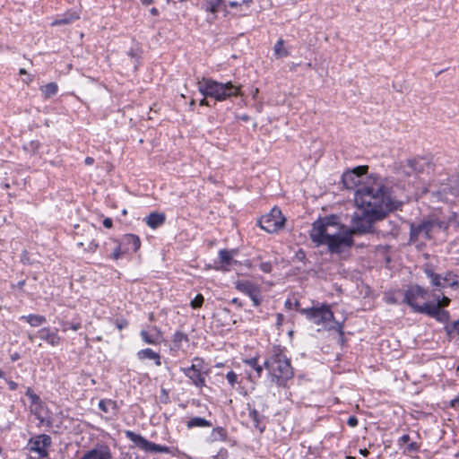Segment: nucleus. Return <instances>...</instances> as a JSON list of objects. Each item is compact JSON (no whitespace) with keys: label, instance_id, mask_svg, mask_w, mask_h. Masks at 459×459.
Wrapping results in <instances>:
<instances>
[{"label":"nucleus","instance_id":"obj_1","mask_svg":"<svg viewBox=\"0 0 459 459\" xmlns=\"http://www.w3.org/2000/svg\"><path fill=\"white\" fill-rule=\"evenodd\" d=\"M354 202L360 211L351 219L353 234L377 233L374 224L383 221L390 213L402 211L403 202L393 195L391 187L385 185L364 186L354 193Z\"/></svg>","mask_w":459,"mask_h":459},{"label":"nucleus","instance_id":"obj_2","mask_svg":"<svg viewBox=\"0 0 459 459\" xmlns=\"http://www.w3.org/2000/svg\"><path fill=\"white\" fill-rule=\"evenodd\" d=\"M309 237L316 247L327 246L332 254H342L354 245L352 230L342 224L336 215L320 217L315 221Z\"/></svg>","mask_w":459,"mask_h":459},{"label":"nucleus","instance_id":"obj_3","mask_svg":"<svg viewBox=\"0 0 459 459\" xmlns=\"http://www.w3.org/2000/svg\"><path fill=\"white\" fill-rule=\"evenodd\" d=\"M264 367L268 380L278 387L285 388L288 382L294 377V368L290 359L280 346H273L264 359Z\"/></svg>","mask_w":459,"mask_h":459},{"label":"nucleus","instance_id":"obj_4","mask_svg":"<svg viewBox=\"0 0 459 459\" xmlns=\"http://www.w3.org/2000/svg\"><path fill=\"white\" fill-rule=\"evenodd\" d=\"M199 92L204 98L199 101L200 106L210 107L207 98H212L216 101H224L231 97L241 96V85H236L231 81L221 82L212 78L204 77L197 82Z\"/></svg>","mask_w":459,"mask_h":459},{"label":"nucleus","instance_id":"obj_5","mask_svg":"<svg viewBox=\"0 0 459 459\" xmlns=\"http://www.w3.org/2000/svg\"><path fill=\"white\" fill-rule=\"evenodd\" d=\"M300 314L309 322L325 327L327 326L328 323L334 320V314L331 306L327 303L316 302V305L300 310Z\"/></svg>","mask_w":459,"mask_h":459},{"label":"nucleus","instance_id":"obj_6","mask_svg":"<svg viewBox=\"0 0 459 459\" xmlns=\"http://www.w3.org/2000/svg\"><path fill=\"white\" fill-rule=\"evenodd\" d=\"M423 272L429 279L430 284L437 289L450 287L454 290L459 288L458 275L452 271H447L444 275L436 273L431 264H426Z\"/></svg>","mask_w":459,"mask_h":459},{"label":"nucleus","instance_id":"obj_7","mask_svg":"<svg viewBox=\"0 0 459 459\" xmlns=\"http://www.w3.org/2000/svg\"><path fill=\"white\" fill-rule=\"evenodd\" d=\"M368 166H357L351 170H348L342 174V181L345 188L354 189L355 192L364 186L384 185L383 183H377L376 180L373 183L362 184L363 178L367 175Z\"/></svg>","mask_w":459,"mask_h":459},{"label":"nucleus","instance_id":"obj_8","mask_svg":"<svg viewBox=\"0 0 459 459\" xmlns=\"http://www.w3.org/2000/svg\"><path fill=\"white\" fill-rule=\"evenodd\" d=\"M444 226L443 221L437 220H424L419 223H410V241L416 242L420 237H423L425 239L431 238V233L435 228L441 229Z\"/></svg>","mask_w":459,"mask_h":459},{"label":"nucleus","instance_id":"obj_9","mask_svg":"<svg viewBox=\"0 0 459 459\" xmlns=\"http://www.w3.org/2000/svg\"><path fill=\"white\" fill-rule=\"evenodd\" d=\"M285 221L281 209L273 207L269 213L260 218L257 224L264 231L274 233L284 226Z\"/></svg>","mask_w":459,"mask_h":459},{"label":"nucleus","instance_id":"obj_10","mask_svg":"<svg viewBox=\"0 0 459 459\" xmlns=\"http://www.w3.org/2000/svg\"><path fill=\"white\" fill-rule=\"evenodd\" d=\"M126 437L131 440L138 448L147 453H169V447L155 444L147 440L140 434H136L132 430L125 431Z\"/></svg>","mask_w":459,"mask_h":459},{"label":"nucleus","instance_id":"obj_11","mask_svg":"<svg viewBox=\"0 0 459 459\" xmlns=\"http://www.w3.org/2000/svg\"><path fill=\"white\" fill-rule=\"evenodd\" d=\"M429 297V290L418 284L409 287L403 295V302L407 304L415 313L420 314L424 304L416 303L417 299H427Z\"/></svg>","mask_w":459,"mask_h":459},{"label":"nucleus","instance_id":"obj_12","mask_svg":"<svg viewBox=\"0 0 459 459\" xmlns=\"http://www.w3.org/2000/svg\"><path fill=\"white\" fill-rule=\"evenodd\" d=\"M52 445V438L49 435L39 434L31 437L28 441L30 451L37 453L39 458L48 457V448Z\"/></svg>","mask_w":459,"mask_h":459},{"label":"nucleus","instance_id":"obj_13","mask_svg":"<svg viewBox=\"0 0 459 459\" xmlns=\"http://www.w3.org/2000/svg\"><path fill=\"white\" fill-rule=\"evenodd\" d=\"M407 168L409 169L405 170V173L408 176L412 173L417 175L429 174L434 170V164L429 157H416L407 160Z\"/></svg>","mask_w":459,"mask_h":459},{"label":"nucleus","instance_id":"obj_14","mask_svg":"<svg viewBox=\"0 0 459 459\" xmlns=\"http://www.w3.org/2000/svg\"><path fill=\"white\" fill-rule=\"evenodd\" d=\"M420 314L432 317L438 323L446 324V325H450V313L444 308H440V304L425 302L424 307L420 309Z\"/></svg>","mask_w":459,"mask_h":459},{"label":"nucleus","instance_id":"obj_15","mask_svg":"<svg viewBox=\"0 0 459 459\" xmlns=\"http://www.w3.org/2000/svg\"><path fill=\"white\" fill-rule=\"evenodd\" d=\"M236 289L248 296L254 307L260 306L262 299L260 297V288L257 285L249 281H238L236 282Z\"/></svg>","mask_w":459,"mask_h":459},{"label":"nucleus","instance_id":"obj_16","mask_svg":"<svg viewBox=\"0 0 459 459\" xmlns=\"http://www.w3.org/2000/svg\"><path fill=\"white\" fill-rule=\"evenodd\" d=\"M194 361L198 362L197 364H192L188 368H183L181 370L185 376L187 377L196 387H203L205 385V377L204 373L198 368L203 363V359L200 358H195Z\"/></svg>","mask_w":459,"mask_h":459},{"label":"nucleus","instance_id":"obj_17","mask_svg":"<svg viewBox=\"0 0 459 459\" xmlns=\"http://www.w3.org/2000/svg\"><path fill=\"white\" fill-rule=\"evenodd\" d=\"M80 459H114L111 448L104 442L96 443Z\"/></svg>","mask_w":459,"mask_h":459},{"label":"nucleus","instance_id":"obj_18","mask_svg":"<svg viewBox=\"0 0 459 459\" xmlns=\"http://www.w3.org/2000/svg\"><path fill=\"white\" fill-rule=\"evenodd\" d=\"M37 336L53 347L58 346L61 342L57 328L43 327L37 332Z\"/></svg>","mask_w":459,"mask_h":459},{"label":"nucleus","instance_id":"obj_19","mask_svg":"<svg viewBox=\"0 0 459 459\" xmlns=\"http://www.w3.org/2000/svg\"><path fill=\"white\" fill-rule=\"evenodd\" d=\"M237 254L236 249H221L219 251V258L221 265L217 267V269H221L222 271H229L230 266L232 264H237V261L233 259V255Z\"/></svg>","mask_w":459,"mask_h":459},{"label":"nucleus","instance_id":"obj_20","mask_svg":"<svg viewBox=\"0 0 459 459\" xmlns=\"http://www.w3.org/2000/svg\"><path fill=\"white\" fill-rule=\"evenodd\" d=\"M124 252H137L141 247V239L134 234H125L121 240Z\"/></svg>","mask_w":459,"mask_h":459},{"label":"nucleus","instance_id":"obj_21","mask_svg":"<svg viewBox=\"0 0 459 459\" xmlns=\"http://www.w3.org/2000/svg\"><path fill=\"white\" fill-rule=\"evenodd\" d=\"M139 360L151 359L153 360L155 365L160 367L161 365L160 355L159 352L154 351L150 348L140 350L136 353Z\"/></svg>","mask_w":459,"mask_h":459},{"label":"nucleus","instance_id":"obj_22","mask_svg":"<svg viewBox=\"0 0 459 459\" xmlns=\"http://www.w3.org/2000/svg\"><path fill=\"white\" fill-rule=\"evenodd\" d=\"M166 216L162 212H152L144 218V221L151 229H157L165 223Z\"/></svg>","mask_w":459,"mask_h":459},{"label":"nucleus","instance_id":"obj_23","mask_svg":"<svg viewBox=\"0 0 459 459\" xmlns=\"http://www.w3.org/2000/svg\"><path fill=\"white\" fill-rule=\"evenodd\" d=\"M399 233V224L396 221H387L383 224V229L377 230V234L382 237L393 236L396 237Z\"/></svg>","mask_w":459,"mask_h":459},{"label":"nucleus","instance_id":"obj_24","mask_svg":"<svg viewBox=\"0 0 459 459\" xmlns=\"http://www.w3.org/2000/svg\"><path fill=\"white\" fill-rule=\"evenodd\" d=\"M248 409V417L253 422V426L258 429L261 433L264 431L265 425L262 424V420H264V416L259 413V411L251 407L250 403H247Z\"/></svg>","mask_w":459,"mask_h":459},{"label":"nucleus","instance_id":"obj_25","mask_svg":"<svg viewBox=\"0 0 459 459\" xmlns=\"http://www.w3.org/2000/svg\"><path fill=\"white\" fill-rule=\"evenodd\" d=\"M186 427L187 429H192L195 428L204 429V428L212 427V421L206 420L205 418L195 416V417L189 418L186 421Z\"/></svg>","mask_w":459,"mask_h":459},{"label":"nucleus","instance_id":"obj_26","mask_svg":"<svg viewBox=\"0 0 459 459\" xmlns=\"http://www.w3.org/2000/svg\"><path fill=\"white\" fill-rule=\"evenodd\" d=\"M228 431L223 427L213 428L210 435L206 437V441L210 444L216 441H226Z\"/></svg>","mask_w":459,"mask_h":459},{"label":"nucleus","instance_id":"obj_27","mask_svg":"<svg viewBox=\"0 0 459 459\" xmlns=\"http://www.w3.org/2000/svg\"><path fill=\"white\" fill-rule=\"evenodd\" d=\"M188 342L189 338L187 334L181 331H176L172 336V345L170 347L171 351H178L182 348V342Z\"/></svg>","mask_w":459,"mask_h":459},{"label":"nucleus","instance_id":"obj_28","mask_svg":"<svg viewBox=\"0 0 459 459\" xmlns=\"http://www.w3.org/2000/svg\"><path fill=\"white\" fill-rule=\"evenodd\" d=\"M20 320L25 321L32 327L39 326L47 322V318L44 316L37 314H30L27 316H22Z\"/></svg>","mask_w":459,"mask_h":459},{"label":"nucleus","instance_id":"obj_29","mask_svg":"<svg viewBox=\"0 0 459 459\" xmlns=\"http://www.w3.org/2000/svg\"><path fill=\"white\" fill-rule=\"evenodd\" d=\"M25 395L30 399L31 406H35L36 410L43 407V402L39 395L34 393L31 387H27Z\"/></svg>","mask_w":459,"mask_h":459},{"label":"nucleus","instance_id":"obj_30","mask_svg":"<svg viewBox=\"0 0 459 459\" xmlns=\"http://www.w3.org/2000/svg\"><path fill=\"white\" fill-rule=\"evenodd\" d=\"M40 91L45 99H49L56 95L58 91V85L56 82H48L40 87Z\"/></svg>","mask_w":459,"mask_h":459},{"label":"nucleus","instance_id":"obj_31","mask_svg":"<svg viewBox=\"0 0 459 459\" xmlns=\"http://www.w3.org/2000/svg\"><path fill=\"white\" fill-rule=\"evenodd\" d=\"M448 193L454 196H459V172L449 178Z\"/></svg>","mask_w":459,"mask_h":459},{"label":"nucleus","instance_id":"obj_32","mask_svg":"<svg viewBox=\"0 0 459 459\" xmlns=\"http://www.w3.org/2000/svg\"><path fill=\"white\" fill-rule=\"evenodd\" d=\"M99 409L103 412L116 411L117 410V402L111 399H103L99 402Z\"/></svg>","mask_w":459,"mask_h":459},{"label":"nucleus","instance_id":"obj_33","mask_svg":"<svg viewBox=\"0 0 459 459\" xmlns=\"http://www.w3.org/2000/svg\"><path fill=\"white\" fill-rule=\"evenodd\" d=\"M223 4L224 0H207L204 3V9L211 13H217Z\"/></svg>","mask_w":459,"mask_h":459},{"label":"nucleus","instance_id":"obj_34","mask_svg":"<svg viewBox=\"0 0 459 459\" xmlns=\"http://www.w3.org/2000/svg\"><path fill=\"white\" fill-rule=\"evenodd\" d=\"M111 242L116 244V247H114L112 253L110 254L109 257L113 260L119 259L123 254H126V252H124V247L121 245V242L115 238L110 239Z\"/></svg>","mask_w":459,"mask_h":459},{"label":"nucleus","instance_id":"obj_35","mask_svg":"<svg viewBox=\"0 0 459 459\" xmlns=\"http://www.w3.org/2000/svg\"><path fill=\"white\" fill-rule=\"evenodd\" d=\"M432 297L435 300L433 303L440 304V308H445L450 305L451 299L444 294L441 296L439 294L432 293Z\"/></svg>","mask_w":459,"mask_h":459},{"label":"nucleus","instance_id":"obj_36","mask_svg":"<svg viewBox=\"0 0 459 459\" xmlns=\"http://www.w3.org/2000/svg\"><path fill=\"white\" fill-rule=\"evenodd\" d=\"M444 329L448 336H452L453 334L459 335V319L450 325H445Z\"/></svg>","mask_w":459,"mask_h":459},{"label":"nucleus","instance_id":"obj_37","mask_svg":"<svg viewBox=\"0 0 459 459\" xmlns=\"http://www.w3.org/2000/svg\"><path fill=\"white\" fill-rule=\"evenodd\" d=\"M284 40L282 39H280L274 45V52L276 55L280 56H287L289 55V52L284 49Z\"/></svg>","mask_w":459,"mask_h":459},{"label":"nucleus","instance_id":"obj_38","mask_svg":"<svg viewBox=\"0 0 459 459\" xmlns=\"http://www.w3.org/2000/svg\"><path fill=\"white\" fill-rule=\"evenodd\" d=\"M204 297L201 294V293H198L191 301H190V307L193 308V309H198L200 307H202V306L204 305Z\"/></svg>","mask_w":459,"mask_h":459},{"label":"nucleus","instance_id":"obj_39","mask_svg":"<svg viewBox=\"0 0 459 459\" xmlns=\"http://www.w3.org/2000/svg\"><path fill=\"white\" fill-rule=\"evenodd\" d=\"M141 338L147 344L155 345L158 343L157 339H155L152 335H151L147 331L142 330L140 332Z\"/></svg>","mask_w":459,"mask_h":459},{"label":"nucleus","instance_id":"obj_40","mask_svg":"<svg viewBox=\"0 0 459 459\" xmlns=\"http://www.w3.org/2000/svg\"><path fill=\"white\" fill-rule=\"evenodd\" d=\"M335 325L328 327L329 330H336L341 337L343 340L344 332L342 323L336 321L335 319L333 321Z\"/></svg>","mask_w":459,"mask_h":459},{"label":"nucleus","instance_id":"obj_41","mask_svg":"<svg viewBox=\"0 0 459 459\" xmlns=\"http://www.w3.org/2000/svg\"><path fill=\"white\" fill-rule=\"evenodd\" d=\"M420 450V445L416 442H409L404 449V453H416Z\"/></svg>","mask_w":459,"mask_h":459},{"label":"nucleus","instance_id":"obj_42","mask_svg":"<svg viewBox=\"0 0 459 459\" xmlns=\"http://www.w3.org/2000/svg\"><path fill=\"white\" fill-rule=\"evenodd\" d=\"M226 378L229 382V384L233 387L235 385V384L237 383L238 381V376L237 374L233 371V370H230L227 373L226 375Z\"/></svg>","mask_w":459,"mask_h":459},{"label":"nucleus","instance_id":"obj_43","mask_svg":"<svg viewBox=\"0 0 459 459\" xmlns=\"http://www.w3.org/2000/svg\"><path fill=\"white\" fill-rule=\"evenodd\" d=\"M79 18H80L79 14H77L76 13H73L69 14V16H65V18L60 20L59 22L63 23V24H67L74 21L78 20Z\"/></svg>","mask_w":459,"mask_h":459},{"label":"nucleus","instance_id":"obj_44","mask_svg":"<svg viewBox=\"0 0 459 459\" xmlns=\"http://www.w3.org/2000/svg\"><path fill=\"white\" fill-rule=\"evenodd\" d=\"M294 260H297V261H299V262H303L305 263L306 260H307V255H306V252L302 249V248H299L296 253H295V255H294Z\"/></svg>","mask_w":459,"mask_h":459},{"label":"nucleus","instance_id":"obj_45","mask_svg":"<svg viewBox=\"0 0 459 459\" xmlns=\"http://www.w3.org/2000/svg\"><path fill=\"white\" fill-rule=\"evenodd\" d=\"M243 363L246 366H248L251 368H254L255 367H256L259 364L258 363V357H253V358H249V359H245L243 360Z\"/></svg>","mask_w":459,"mask_h":459},{"label":"nucleus","instance_id":"obj_46","mask_svg":"<svg viewBox=\"0 0 459 459\" xmlns=\"http://www.w3.org/2000/svg\"><path fill=\"white\" fill-rule=\"evenodd\" d=\"M64 325V331H66L68 328L73 331H78L82 327L81 323L79 322L65 323Z\"/></svg>","mask_w":459,"mask_h":459},{"label":"nucleus","instance_id":"obj_47","mask_svg":"<svg viewBox=\"0 0 459 459\" xmlns=\"http://www.w3.org/2000/svg\"><path fill=\"white\" fill-rule=\"evenodd\" d=\"M259 268L262 272L265 273H270L273 270V264L271 262H262L259 264Z\"/></svg>","mask_w":459,"mask_h":459},{"label":"nucleus","instance_id":"obj_48","mask_svg":"<svg viewBox=\"0 0 459 459\" xmlns=\"http://www.w3.org/2000/svg\"><path fill=\"white\" fill-rule=\"evenodd\" d=\"M213 459H228L229 452L226 448H221L218 453L212 456Z\"/></svg>","mask_w":459,"mask_h":459},{"label":"nucleus","instance_id":"obj_49","mask_svg":"<svg viewBox=\"0 0 459 459\" xmlns=\"http://www.w3.org/2000/svg\"><path fill=\"white\" fill-rule=\"evenodd\" d=\"M99 248V243L96 240H91L88 247L85 248V251L94 253Z\"/></svg>","mask_w":459,"mask_h":459},{"label":"nucleus","instance_id":"obj_50","mask_svg":"<svg viewBox=\"0 0 459 459\" xmlns=\"http://www.w3.org/2000/svg\"><path fill=\"white\" fill-rule=\"evenodd\" d=\"M116 326L118 330H123L128 326V321L126 319H117Z\"/></svg>","mask_w":459,"mask_h":459},{"label":"nucleus","instance_id":"obj_51","mask_svg":"<svg viewBox=\"0 0 459 459\" xmlns=\"http://www.w3.org/2000/svg\"><path fill=\"white\" fill-rule=\"evenodd\" d=\"M411 440V437L408 434H404L402 437H400L397 440V444L399 446H402L403 445H407Z\"/></svg>","mask_w":459,"mask_h":459},{"label":"nucleus","instance_id":"obj_52","mask_svg":"<svg viewBox=\"0 0 459 459\" xmlns=\"http://www.w3.org/2000/svg\"><path fill=\"white\" fill-rule=\"evenodd\" d=\"M253 369L255 372V377L260 378L263 374L264 369H265L264 362L263 364H258Z\"/></svg>","mask_w":459,"mask_h":459},{"label":"nucleus","instance_id":"obj_53","mask_svg":"<svg viewBox=\"0 0 459 459\" xmlns=\"http://www.w3.org/2000/svg\"><path fill=\"white\" fill-rule=\"evenodd\" d=\"M347 424L351 427V428H355L358 426L359 424V420L356 416L352 415V416H350L347 420Z\"/></svg>","mask_w":459,"mask_h":459},{"label":"nucleus","instance_id":"obj_54","mask_svg":"<svg viewBox=\"0 0 459 459\" xmlns=\"http://www.w3.org/2000/svg\"><path fill=\"white\" fill-rule=\"evenodd\" d=\"M4 381L8 385V388L11 391H15L18 388V384L12 379L5 377Z\"/></svg>","mask_w":459,"mask_h":459},{"label":"nucleus","instance_id":"obj_55","mask_svg":"<svg viewBox=\"0 0 459 459\" xmlns=\"http://www.w3.org/2000/svg\"><path fill=\"white\" fill-rule=\"evenodd\" d=\"M449 407L458 410L459 409V395H457L455 398L452 399L449 402Z\"/></svg>","mask_w":459,"mask_h":459},{"label":"nucleus","instance_id":"obj_56","mask_svg":"<svg viewBox=\"0 0 459 459\" xmlns=\"http://www.w3.org/2000/svg\"><path fill=\"white\" fill-rule=\"evenodd\" d=\"M102 224L107 229H111L113 227V221L111 218H105L102 221Z\"/></svg>","mask_w":459,"mask_h":459},{"label":"nucleus","instance_id":"obj_57","mask_svg":"<svg viewBox=\"0 0 459 459\" xmlns=\"http://www.w3.org/2000/svg\"><path fill=\"white\" fill-rule=\"evenodd\" d=\"M230 303L237 306L238 307H243V303L242 301L238 299V298H233L231 300H230Z\"/></svg>","mask_w":459,"mask_h":459},{"label":"nucleus","instance_id":"obj_58","mask_svg":"<svg viewBox=\"0 0 459 459\" xmlns=\"http://www.w3.org/2000/svg\"><path fill=\"white\" fill-rule=\"evenodd\" d=\"M292 306H293L294 309H295L296 311H298L299 314H300V310H303V309H305V308H306V307H300V303H299V301H298V300H296V301L292 304Z\"/></svg>","mask_w":459,"mask_h":459},{"label":"nucleus","instance_id":"obj_59","mask_svg":"<svg viewBox=\"0 0 459 459\" xmlns=\"http://www.w3.org/2000/svg\"><path fill=\"white\" fill-rule=\"evenodd\" d=\"M39 410H34L33 413L36 416V418L39 420V423H45L44 418L40 415V413L38 411Z\"/></svg>","mask_w":459,"mask_h":459},{"label":"nucleus","instance_id":"obj_60","mask_svg":"<svg viewBox=\"0 0 459 459\" xmlns=\"http://www.w3.org/2000/svg\"><path fill=\"white\" fill-rule=\"evenodd\" d=\"M238 118L244 122H248L250 120V117L247 114H242L238 116Z\"/></svg>","mask_w":459,"mask_h":459},{"label":"nucleus","instance_id":"obj_61","mask_svg":"<svg viewBox=\"0 0 459 459\" xmlns=\"http://www.w3.org/2000/svg\"><path fill=\"white\" fill-rule=\"evenodd\" d=\"M150 13L153 16H158L160 14L159 10L156 7H152L150 9Z\"/></svg>","mask_w":459,"mask_h":459},{"label":"nucleus","instance_id":"obj_62","mask_svg":"<svg viewBox=\"0 0 459 459\" xmlns=\"http://www.w3.org/2000/svg\"><path fill=\"white\" fill-rule=\"evenodd\" d=\"M359 454L364 457H367L369 455V451L367 448L359 449Z\"/></svg>","mask_w":459,"mask_h":459},{"label":"nucleus","instance_id":"obj_63","mask_svg":"<svg viewBox=\"0 0 459 459\" xmlns=\"http://www.w3.org/2000/svg\"><path fill=\"white\" fill-rule=\"evenodd\" d=\"M19 359H20V354L18 352H15V353L11 355V360L13 362L18 360Z\"/></svg>","mask_w":459,"mask_h":459},{"label":"nucleus","instance_id":"obj_64","mask_svg":"<svg viewBox=\"0 0 459 459\" xmlns=\"http://www.w3.org/2000/svg\"><path fill=\"white\" fill-rule=\"evenodd\" d=\"M228 5L231 8H236L239 5V4L237 1H230Z\"/></svg>","mask_w":459,"mask_h":459}]
</instances>
